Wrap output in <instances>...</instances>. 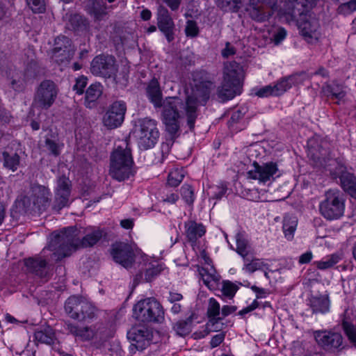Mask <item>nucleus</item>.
<instances>
[{
	"label": "nucleus",
	"instance_id": "f257e3e1",
	"mask_svg": "<svg viewBox=\"0 0 356 356\" xmlns=\"http://www.w3.org/2000/svg\"><path fill=\"white\" fill-rule=\"evenodd\" d=\"M55 234L58 242L52 243L50 247L55 250V245L60 243L62 246L58 252L60 257H67L79 248L95 245L102 238L103 232L99 229H95L86 234L81 240L78 238L77 229L73 227L64 228Z\"/></svg>",
	"mask_w": 356,
	"mask_h": 356
},
{
	"label": "nucleus",
	"instance_id": "f03ea898",
	"mask_svg": "<svg viewBox=\"0 0 356 356\" xmlns=\"http://www.w3.org/2000/svg\"><path fill=\"white\" fill-rule=\"evenodd\" d=\"M136 173L131 149L128 140H119L110 156L109 175L122 181L134 176Z\"/></svg>",
	"mask_w": 356,
	"mask_h": 356
},
{
	"label": "nucleus",
	"instance_id": "7ed1b4c3",
	"mask_svg": "<svg viewBox=\"0 0 356 356\" xmlns=\"http://www.w3.org/2000/svg\"><path fill=\"white\" fill-rule=\"evenodd\" d=\"M55 242H58L56 234L39 254L24 260L28 271L45 281H47L53 275V266L49 263V257H54L56 261L64 258L60 257L58 252L60 247L62 248L60 243L57 244L58 245H55V250L50 247Z\"/></svg>",
	"mask_w": 356,
	"mask_h": 356
},
{
	"label": "nucleus",
	"instance_id": "20e7f679",
	"mask_svg": "<svg viewBox=\"0 0 356 356\" xmlns=\"http://www.w3.org/2000/svg\"><path fill=\"white\" fill-rule=\"evenodd\" d=\"M213 87V82L202 81L196 83L192 87L191 92L187 95L184 109L187 124L191 131H193L195 127L198 107L207 104Z\"/></svg>",
	"mask_w": 356,
	"mask_h": 356
},
{
	"label": "nucleus",
	"instance_id": "39448f33",
	"mask_svg": "<svg viewBox=\"0 0 356 356\" xmlns=\"http://www.w3.org/2000/svg\"><path fill=\"white\" fill-rule=\"evenodd\" d=\"M181 105V103L178 99L169 98L165 102L164 109L162 113L163 121L170 138L161 143V151L163 159L167 157L169 154L175 139L178 136L179 131V119L180 118L179 111Z\"/></svg>",
	"mask_w": 356,
	"mask_h": 356
},
{
	"label": "nucleus",
	"instance_id": "423d86ee",
	"mask_svg": "<svg viewBox=\"0 0 356 356\" xmlns=\"http://www.w3.org/2000/svg\"><path fill=\"white\" fill-rule=\"evenodd\" d=\"M241 69L236 62L226 65L223 72L222 85L217 90V95L221 102L233 99L241 93Z\"/></svg>",
	"mask_w": 356,
	"mask_h": 356
},
{
	"label": "nucleus",
	"instance_id": "0eeeda50",
	"mask_svg": "<svg viewBox=\"0 0 356 356\" xmlns=\"http://www.w3.org/2000/svg\"><path fill=\"white\" fill-rule=\"evenodd\" d=\"M346 199L338 189H330L325 193V198L320 202L321 214L327 220H337L344 215Z\"/></svg>",
	"mask_w": 356,
	"mask_h": 356
},
{
	"label": "nucleus",
	"instance_id": "6e6552de",
	"mask_svg": "<svg viewBox=\"0 0 356 356\" xmlns=\"http://www.w3.org/2000/svg\"><path fill=\"white\" fill-rule=\"evenodd\" d=\"M134 315L143 323H161L165 318L162 305L154 298L138 301L134 307Z\"/></svg>",
	"mask_w": 356,
	"mask_h": 356
},
{
	"label": "nucleus",
	"instance_id": "1a4fd4ad",
	"mask_svg": "<svg viewBox=\"0 0 356 356\" xmlns=\"http://www.w3.org/2000/svg\"><path fill=\"white\" fill-rule=\"evenodd\" d=\"M65 312L69 317L79 321L91 320L96 315L97 309L82 297L72 296L65 302Z\"/></svg>",
	"mask_w": 356,
	"mask_h": 356
},
{
	"label": "nucleus",
	"instance_id": "9d476101",
	"mask_svg": "<svg viewBox=\"0 0 356 356\" xmlns=\"http://www.w3.org/2000/svg\"><path fill=\"white\" fill-rule=\"evenodd\" d=\"M58 91L57 85L53 81H42L35 88L33 106L38 109H49L54 104Z\"/></svg>",
	"mask_w": 356,
	"mask_h": 356
},
{
	"label": "nucleus",
	"instance_id": "9b49d317",
	"mask_svg": "<svg viewBox=\"0 0 356 356\" xmlns=\"http://www.w3.org/2000/svg\"><path fill=\"white\" fill-rule=\"evenodd\" d=\"M138 123L137 137L139 147L143 149L152 148L160 136L157 122L155 120L145 118L138 120Z\"/></svg>",
	"mask_w": 356,
	"mask_h": 356
},
{
	"label": "nucleus",
	"instance_id": "f8f14e48",
	"mask_svg": "<svg viewBox=\"0 0 356 356\" xmlns=\"http://www.w3.org/2000/svg\"><path fill=\"white\" fill-rule=\"evenodd\" d=\"M277 9V0H250L246 9L249 16L258 22H266Z\"/></svg>",
	"mask_w": 356,
	"mask_h": 356
},
{
	"label": "nucleus",
	"instance_id": "ddd939ff",
	"mask_svg": "<svg viewBox=\"0 0 356 356\" xmlns=\"http://www.w3.org/2000/svg\"><path fill=\"white\" fill-rule=\"evenodd\" d=\"M90 71L95 76L115 79L118 72L115 58L110 55L97 56L91 62Z\"/></svg>",
	"mask_w": 356,
	"mask_h": 356
},
{
	"label": "nucleus",
	"instance_id": "4468645a",
	"mask_svg": "<svg viewBox=\"0 0 356 356\" xmlns=\"http://www.w3.org/2000/svg\"><path fill=\"white\" fill-rule=\"evenodd\" d=\"M314 336L318 346L325 351L335 352L343 348V337L339 332L317 330L314 332Z\"/></svg>",
	"mask_w": 356,
	"mask_h": 356
},
{
	"label": "nucleus",
	"instance_id": "2eb2a0df",
	"mask_svg": "<svg viewBox=\"0 0 356 356\" xmlns=\"http://www.w3.org/2000/svg\"><path fill=\"white\" fill-rule=\"evenodd\" d=\"M127 105L124 101L118 100L112 103L103 116V124L108 129L120 127L124 120Z\"/></svg>",
	"mask_w": 356,
	"mask_h": 356
},
{
	"label": "nucleus",
	"instance_id": "dca6fc26",
	"mask_svg": "<svg viewBox=\"0 0 356 356\" xmlns=\"http://www.w3.org/2000/svg\"><path fill=\"white\" fill-rule=\"evenodd\" d=\"M127 337L131 342L130 352L135 354L136 350L141 351L149 346L152 334L147 328L137 326L132 327L128 332Z\"/></svg>",
	"mask_w": 356,
	"mask_h": 356
},
{
	"label": "nucleus",
	"instance_id": "f3484780",
	"mask_svg": "<svg viewBox=\"0 0 356 356\" xmlns=\"http://www.w3.org/2000/svg\"><path fill=\"white\" fill-rule=\"evenodd\" d=\"M111 254L113 259L125 268L132 266L135 261V253L131 246L125 243H116L112 245Z\"/></svg>",
	"mask_w": 356,
	"mask_h": 356
},
{
	"label": "nucleus",
	"instance_id": "a211bd4d",
	"mask_svg": "<svg viewBox=\"0 0 356 356\" xmlns=\"http://www.w3.org/2000/svg\"><path fill=\"white\" fill-rule=\"evenodd\" d=\"M278 171L277 165L273 162H268L259 165L257 162L253 163V169L247 172L248 177L257 179L260 183L275 179V175Z\"/></svg>",
	"mask_w": 356,
	"mask_h": 356
},
{
	"label": "nucleus",
	"instance_id": "6ab92c4d",
	"mask_svg": "<svg viewBox=\"0 0 356 356\" xmlns=\"http://www.w3.org/2000/svg\"><path fill=\"white\" fill-rule=\"evenodd\" d=\"M71 181L65 177H60L55 193L53 209L57 211L70 204Z\"/></svg>",
	"mask_w": 356,
	"mask_h": 356
},
{
	"label": "nucleus",
	"instance_id": "aec40b11",
	"mask_svg": "<svg viewBox=\"0 0 356 356\" xmlns=\"http://www.w3.org/2000/svg\"><path fill=\"white\" fill-rule=\"evenodd\" d=\"M330 175L334 179L339 177L341 186L343 191L352 197L356 199V177L347 171L344 166L337 165L334 170H330Z\"/></svg>",
	"mask_w": 356,
	"mask_h": 356
},
{
	"label": "nucleus",
	"instance_id": "412c9836",
	"mask_svg": "<svg viewBox=\"0 0 356 356\" xmlns=\"http://www.w3.org/2000/svg\"><path fill=\"white\" fill-rule=\"evenodd\" d=\"M51 195V192L47 188L36 185L31 188L30 200L33 202L35 209L38 211H44L50 206Z\"/></svg>",
	"mask_w": 356,
	"mask_h": 356
},
{
	"label": "nucleus",
	"instance_id": "4be33fe9",
	"mask_svg": "<svg viewBox=\"0 0 356 356\" xmlns=\"http://www.w3.org/2000/svg\"><path fill=\"white\" fill-rule=\"evenodd\" d=\"M157 25L167 40L172 42L175 38V24L168 9L163 6H160L158 9Z\"/></svg>",
	"mask_w": 356,
	"mask_h": 356
},
{
	"label": "nucleus",
	"instance_id": "5701e85b",
	"mask_svg": "<svg viewBox=\"0 0 356 356\" xmlns=\"http://www.w3.org/2000/svg\"><path fill=\"white\" fill-rule=\"evenodd\" d=\"M206 227L201 222L193 220L184 222V234L191 246H195L197 241L206 233Z\"/></svg>",
	"mask_w": 356,
	"mask_h": 356
},
{
	"label": "nucleus",
	"instance_id": "b1692460",
	"mask_svg": "<svg viewBox=\"0 0 356 356\" xmlns=\"http://www.w3.org/2000/svg\"><path fill=\"white\" fill-rule=\"evenodd\" d=\"M207 315L209 318V321L207 325V327L211 331H217L220 329L222 325L221 323L222 318L220 316V306L219 302L213 298H211L209 300Z\"/></svg>",
	"mask_w": 356,
	"mask_h": 356
},
{
	"label": "nucleus",
	"instance_id": "393cba45",
	"mask_svg": "<svg viewBox=\"0 0 356 356\" xmlns=\"http://www.w3.org/2000/svg\"><path fill=\"white\" fill-rule=\"evenodd\" d=\"M146 92L147 97L149 99V101L154 104V107L156 108H160L163 106V110L164 109V104L165 102L167 100V99L169 98H174V99H178L180 100L181 105L179 108H181L183 106V103L181 100L178 97H167L163 103L162 104V92L160 88V84L158 80L156 78H153L148 83L147 87L146 88Z\"/></svg>",
	"mask_w": 356,
	"mask_h": 356
},
{
	"label": "nucleus",
	"instance_id": "a878e982",
	"mask_svg": "<svg viewBox=\"0 0 356 356\" xmlns=\"http://www.w3.org/2000/svg\"><path fill=\"white\" fill-rule=\"evenodd\" d=\"M74 53V49L72 47L71 40L65 36H58L55 40V47L54 49V56L56 58L59 55L63 58H60V61H63L64 59H70Z\"/></svg>",
	"mask_w": 356,
	"mask_h": 356
},
{
	"label": "nucleus",
	"instance_id": "bb28decb",
	"mask_svg": "<svg viewBox=\"0 0 356 356\" xmlns=\"http://www.w3.org/2000/svg\"><path fill=\"white\" fill-rule=\"evenodd\" d=\"M64 329L67 334H70L83 341L91 340L95 334V330L91 327H81L69 321L65 322Z\"/></svg>",
	"mask_w": 356,
	"mask_h": 356
},
{
	"label": "nucleus",
	"instance_id": "cd10ccee",
	"mask_svg": "<svg viewBox=\"0 0 356 356\" xmlns=\"http://www.w3.org/2000/svg\"><path fill=\"white\" fill-rule=\"evenodd\" d=\"M309 306L313 314H325L329 312L330 300L328 295L313 296L309 298Z\"/></svg>",
	"mask_w": 356,
	"mask_h": 356
},
{
	"label": "nucleus",
	"instance_id": "c85d7f7f",
	"mask_svg": "<svg viewBox=\"0 0 356 356\" xmlns=\"http://www.w3.org/2000/svg\"><path fill=\"white\" fill-rule=\"evenodd\" d=\"M204 284L209 289H214L220 280V276L213 266L210 268L201 267L198 269Z\"/></svg>",
	"mask_w": 356,
	"mask_h": 356
},
{
	"label": "nucleus",
	"instance_id": "c756f323",
	"mask_svg": "<svg viewBox=\"0 0 356 356\" xmlns=\"http://www.w3.org/2000/svg\"><path fill=\"white\" fill-rule=\"evenodd\" d=\"M1 161L3 166L12 172H15L20 165V156L19 154L16 152H10L8 147L2 152Z\"/></svg>",
	"mask_w": 356,
	"mask_h": 356
},
{
	"label": "nucleus",
	"instance_id": "7c9ffc66",
	"mask_svg": "<svg viewBox=\"0 0 356 356\" xmlns=\"http://www.w3.org/2000/svg\"><path fill=\"white\" fill-rule=\"evenodd\" d=\"M307 6V0H287L285 3L286 14L291 17L300 15L306 10Z\"/></svg>",
	"mask_w": 356,
	"mask_h": 356
},
{
	"label": "nucleus",
	"instance_id": "2f4dec72",
	"mask_svg": "<svg viewBox=\"0 0 356 356\" xmlns=\"http://www.w3.org/2000/svg\"><path fill=\"white\" fill-rule=\"evenodd\" d=\"M102 94V86L100 83L91 84L86 91L85 105L87 108H92L97 100Z\"/></svg>",
	"mask_w": 356,
	"mask_h": 356
},
{
	"label": "nucleus",
	"instance_id": "473e14b6",
	"mask_svg": "<svg viewBox=\"0 0 356 356\" xmlns=\"http://www.w3.org/2000/svg\"><path fill=\"white\" fill-rule=\"evenodd\" d=\"M322 92L328 99L335 101L337 104H339V101L344 97L341 86L334 82L324 86L322 88Z\"/></svg>",
	"mask_w": 356,
	"mask_h": 356
},
{
	"label": "nucleus",
	"instance_id": "72a5a7b5",
	"mask_svg": "<svg viewBox=\"0 0 356 356\" xmlns=\"http://www.w3.org/2000/svg\"><path fill=\"white\" fill-rule=\"evenodd\" d=\"M67 22L66 24L68 29L75 32H83L86 31L88 23L86 19L79 14L70 15L67 16Z\"/></svg>",
	"mask_w": 356,
	"mask_h": 356
},
{
	"label": "nucleus",
	"instance_id": "f704fd0d",
	"mask_svg": "<svg viewBox=\"0 0 356 356\" xmlns=\"http://www.w3.org/2000/svg\"><path fill=\"white\" fill-rule=\"evenodd\" d=\"M55 339V333L50 327L37 330L34 332L33 340L37 343L51 345L54 343Z\"/></svg>",
	"mask_w": 356,
	"mask_h": 356
},
{
	"label": "nucleus",
	"instance_id": "c9c22d12",
	"mask_svg": "<svg viewBox=\"0 0 356 356\" xmlns=\"http://www.w3.org/2000/svg\"><path fill=\"white\" fill-rule=\"evenodd\" d=\"M297 225L298 219L294 215L287 213L284 216L282 229L288 240L293 238Z\"/></svg>",
	"mask_w": 356,
	"mask_h": 356
},
{
	"label": "nucleus",
	"instance_id": "e433bc0d",
	"mask_svg": "<svg viewBox=\"0 0 356 356\" xmlns=\"http://www.w3.org/2000/svg\"><path fill=\"white\" fill-rule=\"evenodd\" d=\"M86 9L96 19H101L105 15V6L102 0H90L86 6Z\"/></svg>",
	"mask_w": 356,
	"mask_h": 356
},
{
	"label": "nucleus",
	"instance_id": "4c0bfd02",
	"mask_svg": "<svg viewBox=\"0 0 356 356\" xmlns=\"http://www.w3.org/2000/svg\"><path fill=\"white\" fill-rule=\"evenodd\" d=\"M298 76L297 75L289 76L288 77L282 79L276 84L273 85L275 89V96H279L285 92L287 90L291 88L293 85L297 83Z\"/></svg>",
	"mask_w": 356,
	"mask_h": 356
},
{
	"label": "nucleus",
	"instance_id": "58836bf2",
	"mask_svg": "<svg viewBox=\"0 0 356 356\" xmlns=\"http://www.w3.org/2000/svg\"><path fill=\"white\" fill-rule=\"evenodd\" d=\"M340 260L341 257L339 254H332L325 257L321 261H315L314 264L318 269L324 270L332 268Z\"/></svg>",
	"mask_w": 356,
	"mask_h": 356
},
{
	"label": "nucleus",
	"instance_id": "ea45409f",
	"mask_svg": "<svg viewBox=\"0 0 356 356\" xmlns=\"http://www.w3.org/2000/svg\"><path fill=\"white\" fill-rule=\"evenodd\" d=\"M318 25L317 22L312 24L309 22H305L302 24L301 27V32L305 39H317L318 33L317 29Z\"/></svg>",
	"mask_w": 356,
	"mask_h": 356
},
{
	"label": "nucleus",
	"instance_id": "a19ab883",
	"mask_svg": "<svg viewBox=\"0 0 356 356\" xmlns=\"http://www.w3.org/2000/svg\"><path fill=\"white\" fill-rule=\"evenodd\" d=\"M218 7L225 12H237L241 0H216Z\"/></svg>",
	"mask_w": 356,
	"mask_h": 356
},
{
	"label": "nucleus",
	"instance_id": "79ce46f5",
	"mask_svg": "<svg viewBox=\"0 0 356 356\" xmlns=\"http://www.w3.org/2000/svg\"><path fill=\"white\" fill-rule=\"evenodd\" d=\"M184 177V172L183 169H175L168 175V184L172 187H176L182 181Z\"/></svg>",
	"mask_w": 356,
	"mask_h": 356
},
{
	"label": "nucleus",
	"instance_id": "37998d69",
	"mask_svg": "<svg viewBox=\"0 0 356 356\" xmlns=\"http://www.w3.org/2000/svg\"><path fill=\"white\" fill-rule=\"evenodd\" d=\"M191 323L192 321L190 318L186 320H180L175 324L173 327L177 334L185 336L191 332Z\"/></svg>",
	"mask_w": 356,
	"mask_h": 356
},
{
	"label": "nucleus",
	"instance_id": "c03bdc74",
	"mask_svg": "<svg viewBox=\"0 0 356 356\" xmlns=\"http://www.w3.org/2000/svg\"><path fill=\"white\" fill-rule=\"evenodd\" d=\"M236 243V252L239 254H243V253L252 250L250 246L249 245L248 241L243 237V236L237 233L235 236Z\"/></svg>",
	"mask_w": 356,
	"mask_h": 356
},
{
	"label": "nucleus",
	"instance_id": "a18cd8bd",
	"mask_svg": "<svg viewBox=\"0 0 356 356\" xmlns=\"http://www.w3.org/2000/svg\"><path fill=\"white\" fill-rule=\"evenodd\" d=\"M244 113L237 110L232 113L230 120L228 122L229 127L234 130H241L243 127L240 126L241 120L243 119Z\"/></svg>",
	"mask_w": 356,
	"mask_h": 356
},
{
	"label": "nucleus",
	"instance_id": "49530a36",
	"mask_svg": "<svg viewBox=\"0 0 356 356\" xmlns=\"http://www.w3.org/2000/svg\"><path fill=\"white\" fill-rule=\"evenodd\" d=\"M181 195L186 204L193 205L195 201V194L191 186L184 184L181 188Z\"/></svg>",
	"mask_w": 356,
	"mask_h": 356
},
{
	"label": "nucleus",
	"instance_id": "de8ad7c7",
	"mask_svg": "<svg viewBox=\"0 0 356 356\" xmlns=\"http://www.w3.org/2000/svg\"><path fill=\"white\" fill-rule=\"evenodd\" d=\"M267 268L268 264H266L262 259L256 257L252 263L249 264V266L245 271L249 273H253L257 270H262Z\"/></svg>",
	"mask_w": 356,
	"mask_h": 356
},
{
	"label": "nucleus",
	"instance_id": "09e8293b",
	"mask_svg": "<svg viewBox=\"0 0 356 356\" xmlns=\"http://www.w3.org/2000/svg\"><path fill=\"white\" fill-rule=\"evenodd\" d=\"M238 290V286L230 281H224L222 284V294L228 298H233Z\"/></svg>",
	"mask_w": 356,
	"mask_h": 356
},
{
	"label": "nucleus",
	"instance_id": "8fccbe9b",
	"mask_svg": "<svg viewBox=\"0 0 356 356\" xmlns=\"http://www.w3.org/2000/svg\"><path fill=\"white\" fill-rule=\"evenodd\" d=\"M45 147L51 154L57 156L60 154L63 145H60L54 140L50 138L45 139Z\"/></svg>",
	"mask_w": 356,
	"mask_h": 356
},
{
	"label": "nucleus",
	"instance_id": "3c124183",
	"mask_svg": "<svg viewBox=\"0 0 356 356\" xmlns=\"http://www.w3.org/2000/svg\"><path fill=\"white\" fill-rule=\"evenodd\" d=\"M342 327L348 339L353 343H356V327L347 321L343 322Z\"/></svg>",
	"mask_w": 356,
	"mask_h": 356
},
{
	"label": "nucleus",
	"instance_id": "603ef678",
	"mask_svg": "<svg viewBox=\"0 0 356 356\" xmlns=\"http://www.w3.org/2000/svg\"><path fill=\"white\" fill-rule=\"evenodd\" d=\"M186 35L188 37H195L198 35L199 29L197 23L193 20H188L185 28Z\"/></svg>",
	"mask_w": 356,
	"mask_h": 356
},
{
	"label": "nucleus",
	"instance_id": "864d4df0",
	"mask_svg": "<svg viewBox=\"0 0 356 356\" xmlns=\"http://www.w3.org/2000/svg\"><path fill=\"white\" fill-rule=\"evenodd\" d=\"M161 266L156 265L148 268L145 273V279L147 282H151L161 272Z\"/></svg>",
	"mask_w": 356,
	"mask_h": 356
},
{
	"label": "nucleus",
	"instance_id": "5fc2aeb1",
	"mask_svg": "<svg viewBox=\"0 0 356 356\" xmlns=\"http://www.w3.org/2000/svg\"><path fill=\"white\" fill-rule=\"evenodd\" d=\"M28 5L34 13H42L45 10L44 0H26Z\"/></svg>",
	"mask_w": 356,
	"mask_h": 356
},
{
	"label": "nucleus",
	"instance_id": "6e6d98bb",
	"mask_svg": "<svg viewBox=\"0 0 356 356\" xmlns=\"http://www.w3.org/2000/svg\"><path fill=\"white\" fill-rule=\"evenodd\" d=\"M87 78L84 76L78 77L76 79V83L73 86V90L77 95H82L84 91V88L87 85Z\"/></svg>",
	"mask_w": 356,
	"mask_h": 356
},
{
	"label": "nucleus",
	"instance_id": "4d7b16f0",
	"mask_svg": "<svg viewBox=\"0 0 356 356\" xmlns=\"http://www.w3.org/2000/svg\"><path fill=\"white\" fill-rule=\"evenodd\" d=\"M255 95L259 97L275 96V89L272 85H268L257 90Z\"/></svg>",
	"mask_w": 356,
	"mask_h": 356
},
{
	"label": "nucleus",
	"instance_id": "13d9d810",
	"mask_svg": "<svg viewBox=\"0 0 356 356\" xmlns=\"http://www.w3.org/2000/svg\"><path fill=\"white\" fill-rule=\"evenodd\" d=\"M227 187L224 186H215L212 188L211 191V197L213 199L220 200L227 193Z\"/></svg>",
	"mask_w": 356,
	"mask_h": 356
},
{
	"label": "nucleus",
	"instance_id": "bf43d9fd",
	"mask_svg": "<svg viewBox=\"0 0 356 356\" xmlns=\"http://www.w3.org/2000/svg\"><path fill=\"white\" fill-rule=\"evenodd\" d=\"M10 87L15 92H22L26 88V83L24 79L21 78L13 79L10 81Z\"/></svg>",
	"mask_w": 356,
	"mask_h": 356
},
{
	"label": "nucleus",
	"instance_id": "052dcab7",
	"mask_svg": "<svg viewBox=\"0 0 356 356\" xmlns=\"http://www.w3.org/2000/svg\"><path fill=\"white\" fill-rule=\"evenodd\" d=\"M240 256L242 257L243 261V270H245V269L249 266V264L252 263L253 260L256 258L252 250L248 251L243 253V254H241Z\"/></svg>",
	"mask_w": 356,
	"mask_h": 356
},
{
	"label": "nucleus",
	"instance_id": "680f3d73",
	"mask_svg": "<svg viewBox=\"0 0 356 356\" xmlns=\"http://www.w3.org/2000/svg\"><path fill=\"white\" fill-rule=\"evenodd\" d=\"M236 54V49L234 46L231 44L230 42H227L225 43V47L221 51V55L223 58H227L231 56H233Z\"/></svg>",
	"mask_w": 356,
	"mask_h": 356
},
{
	"label": "nucleus",
	"instance_id": "e2e57ef3",
	"mask_svg": "<svg viewBox=\"0 0 356 356\" xmlns=\"http://www.w3.org/2000/svg\"><path fill=\"white\" fill-rule=\"evenodd\" d=\"M225 334L223 332L218 333L214 335L210 341V346L211 348H216L225 339Z\"/></svg>",
	"mask_w": 356,
	"mask_h": 356
},
{
	"label": "nucleus",
	"instance_id": "0e129e2a",
	"mask_svg": "<svg viewBox=\"0 0 356 356\" xmlns=\"http://www.w3.org/2000/svg\"><path fill=\"white\" fill-rule=\"evenodd\" d=\"M10 119L11 115L10 112L6 108L0 106V122L4 124H8L10 122Z\"/></svg>",
	"mask_w": 356,
	"mask_h": 356
},
{
	"label": "nucleus",
	"instance_id": "69168bd1",
	"mask_svg": "<svg viewBox=\"0 0 356 356\" xmlns=\"http://www.w3.org/2000/svg\"><path fill=\"white\" fill-rule=\"evenodd\" d=\"M236 310V306L224 305L221 309L220 314H221L222 316H220V318H222V319H223L225 317L234 313Z\"/></svg>",
	"mask_w": 356,
	"mask_h": 356
},
{
	"label": "nucleus",
	"instance_id": "338daca9",
	"mask_svg": "<svg viewBox=\"0 0 356 356\" xmlns=\"http://www.w3.org/2000/svg\"><path fill=\"white\" fill-rule=\"evenodd\" d=\"M259 307V302L255 300H254L252 304L245 308H243L238 312V315L240 316H244L245 314L254 310L256 308Z\"/></svg>",
	"mask_w": 356,
	"mask_h": 356
},
{
	"label": "nucleus",
	"instance_id": "774afa93",
	"mask_svg": "<svg viewBox=\"0 0 356 356\" xmlns=\"http://www.w3.org/2000/svg\"><path fill=\"white\" fill-rule=\"evenodd\" d=\"M313 254L311 251H307L299 257L298 262L300 264H308L311 261Z\"/></svg>",
	"mask_w": 356,
	"mask_h": 356
}]
</instances>
